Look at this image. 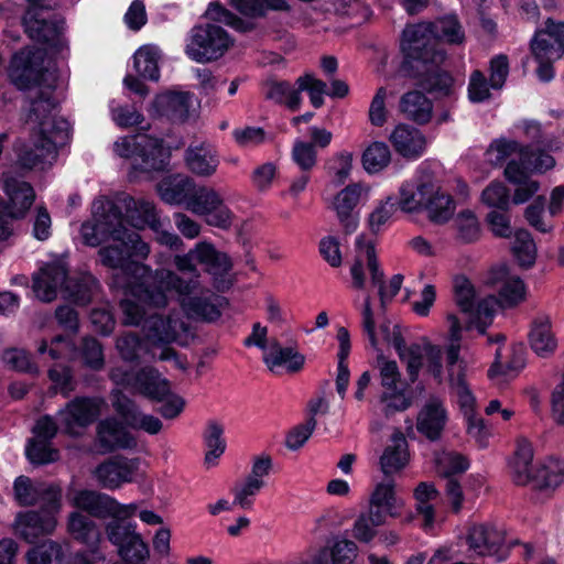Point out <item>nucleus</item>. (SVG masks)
<instances>
[{"mask_svg":"<svg viewBox=\"0 0 564 564\" xmlns=\"http://www.w3.org/2000/svg\"><path fill=\"white\" fill-rule=\"evenodd\" d=\"M400 110L406 119L422 126L430 122L433 104L422 90H411L402 95Z\"/></svg>","mask_w":564,"mask_h":564,"instance_id":"nucleus-30","label":"nucleus"},{"mask_svg":"<svg viewBox=\"0 0 564 564\" xmlns=\"http://www.w3.org/2000/svg\"><path fill=\"white\" fill-rule=\"evenodd\" d=\"M530 50L534 59H557L563 55L561 51H557L552 40L541 33V30L535 31L530 42Z\"/></svg>","mask_w":564,"mask_h":564,"instance_id":"nucleus-60","label":"nucleus"},{"mask_svg":"<svg viewBox=\"0 0 564 564\" xmlns=\"http://www.w3.org/2000/svg\"><path fill=\"white\" fill-rule=\"evenodd\" d=\"M93 225L82 226L83 240L89 247L112 240L98 250L100 263L113 270L110 280L112 289H124L143 302L159 306L166 304L167 292L185 293L188 290L187 282L175 272L167 269L153 271L149 265L133 260L145 259L150 246L124 224L135 229L155 227L160 219L152 203L124 195L120 206L112 199L100 197L93 203Z\"/></svg>","mask_w":564,"mask_h":564,"instance_id":"nucleus-1","label":"nucleus"},{"mask_svg":"<svg viewBox=\"0 0 564 564\" xmlns=\"http://www.w3.org/2000/svg\"><path fill=\"white\" fill-rule=\"evenodd\" d=\"M401 63L398 72L410 79L424 94L436 99L454 98L457 80L445 67L447 51L426 50L411 44L400 43Z\"/></svg>","mask_w":564,"mask_h":564,"instance_id":"nucleus-3","label":"nucleus"},{"mask_svg":"<svg viewBox=\"0 0 564 564\" xmlns=\"http://www.w3.org/2000/svg\"><path fill=\"white\" fill-rule=\"evenodd\" d=\"M100 414L97 399L91 397H75L57 412V419L67 435H75V429H86L96 422Z\"/></svg>","mask_w":564,"mask_h":564,"instance_id":"nucleus-13","label":"nucleus"},{"mask_svg":"<svg viewBox=\"0 0 564 564\" xmlns=\"http://www.w3.org/2000/svg\"><path fill=\"white\" fill-rule=\"evenodd\" d=\"M191 209L205 217L207 225L227 230L231 227L234 214L223 197L213 188H196L189 202Z\"/></svg>","mask_w":564,"mask_h":564,"instance_id":"nucleus-11","label":"nucleus"},{"mask_svg":"<svg viewBox=\"0 0 564 564\" xmlns=\"http://www.w3.org/2000/svg\"><path fill=\"white\" fill-rule=\"evenodd\" d=\"M490 80L486 78L485 74L475 69L469 77L468 83V99L473 104H480L491 97Z\"/></svg>","mask_w":564,"mask_h":564,"instance_id":"nucleus-62","label":"nucleus"},{"mask_svg":"<svg viewBox=\"0 0 564 564\" xmlns=\"http://www.w3.org/2000/svg\"><path fill=\"white\" fill-rule=\"evenodd\" d=\"M523 160L529 163L532 173H544L555 165V159L550 153L530 144L523 149Z\"/></svg>","mask_w":564,"mask_h":564,"instance_id":"nucleus-58","label":"nucleus"},{"mask_svg":"<svg viewBox=\"0 0 564 564\" xmlns=\"http://www.w3.org/2000/svg\"><path fill=\"white\" fill-rule=\"evenodd\" d=\"M394 150L408 160H417L426 150V138L410 124H398L390 135Z\"/></svg>","mask_w":564,"mask_h":564,"instance_id":"nucleus-20","label":"nucleus"},{"mask_svg":"<svg viewBox=\"0 0 564 564\" xmlns=\"http://www.w3.org/2000/svg\"><path fill=\"white\" fill-rule=\"evenodd\" d=\"M528 338L531 349L541 358H550L556 351L557 339L549 316H538L531 322Z\"/></svg>","mask_w":564,"mask_h":564,"instance_id":"nucleus-26","label":"nucleus"},{"mask_svg":"<svg viewBox=\"0 0 564 564\" xmlns=\"http://www.w3.org/2000/svg\"><path fill=\"white\" fill-rule=\"evenodd\" d=\"M43 485L34 486L26 476H19L13 482L14 498L19 506L29 507L39 503Z\"/></svg>","mask_w":564,"mask_h":564,"instance_id":"nucleus-53","label":"nucleus"},{"mask_svg":"<svg viewBox=\"0 0 564 564\" xmlns=\"http://www.w3.org/2000/svg\"><path fill=\"white\" fill-rule=\"evenodd\" d=\"M393 445H388L381 457L380 467L386 476H390L405 467L408 463V443L402 433L395 437Z\"/></svg>","mask_w":564,"mask_h":564,"instance_id":"nucleus-38","label":"nucleus"},{"mask_svg":"<svg viewBox=\"0 0 564 564\" xmlns=\"http://www.w3.org/2000/svg\"><path fill=\"white\" fill-rule=\"evenodd\" d=\"M74 506L90 517L106 519L121 513L120 503L112 497L95 490L83 489L74 497Z\"/></svg>","mask_w":564,"mask_h":564,"instance_id":"nucleus-22","label":"nucleus"},{"mask_svg":"<svg viewBox=\"0 0 564 564\" xmlns=\"http://www.w3.org/2000/svg\"><path fill=\"white\" fill-rule=\"evenodd\" d=\"M316 419L307 417L304 423L294 426L285 438V445L292 451L301 448L313 434L316 427Z\"/></svg>","mask_w":564,"mask_h":564,"instance_id":"nucleus-64","label":"nucleus"},{"mask_svg":"<svg viewBox=\"0 0 564 564\" xmlns=\"http://www.w3.org/2000/svg\"><path fill=\"white\" fill-rule=\"evenodd\" d=\"M400 209L404 212L402 205V195L397 196H388L386 202L378 206L369 216V227L373 234L379 232L380 227L384 225L393 214Z\"/></svg>","mask_w":564,"mask_h":564,"instance_id":"nucleus-52","label":"nucleus"},{"mask_svg":"<svg viewBox=\"0 0 564 564\" xmlns=\"http://www.w3.org/2000/svg\"><path fill=\"white\" fill-rule=\"evenodd\" d=\"M455 302L464 313L475 310L476 291L471 282L465 275H458L454 281Z\"/></svg>","mask_w":564,"mask_h":564,"instance_id":"nucleus-55","label":"nucleus"},{"mask_svg":"<svg viewBox=\"0 0 564 564\" xmlns=\"http://www.w3.org/2000/svg\"><path fill=\"white\" fill-rule=\"evenodd\" d=\"M57 520L46 517L37 510L19 512L15 518V533L26 543L36 544L43 536L51 534Z\"/></svg>","mask_w":564,"mask_h":564,"instance_id":"nucleus-18","label":"nucleus"},{"mask_svg":"<svg viewBox=\"0 0 564 564\" xmlns=\"http://www.w3.org/2000/svg\"><path fill=\"white\" fill-rule=\"evenodd\" d=\"M509 191L500 182H491L481 193V202L499 210H508L509 208Z\"/></svg>","mask_w":564,"mask_h":564,"instance_id":"nucleus-57","label":"nucleus"},{"mask_svg":"<svg viewBox=\"0 0 564 564\" xmlns=\"http://www.w3.org/2000/svg\"><path fill=\"white\" fill-rule=\"evenodd\" d=\"M130 384L141 395L152 401L161 402L171 393L170 382L161 378V373L153 367L139 369L130 379Z\"/></svg>","mask_w":564,"mask_h":564,"instance_id":"nucleus-23","label":"nucleus"},{"mask_svg":"<svg viewBox=\"0 0 564 564\" xmlns=\"http://www.w3.org/2000/svg\"><path fill=\"white\" fill-rule=\"evenodd\" d=\"M185 163L187 169L199 176H210L215 173L219 161L204 148H188L185 151Z\"/></svg>","mask_w":564,"mask_h":564,"instance_id":"nucleus-39","label":"nucleus"},{"mask_svg":"<svg viewBox=\"0 0 564 564\" xmlns=\"http://www.w3.org/2000/svg\"><path fill=\"white\" fill-rule=\"evenodd\" d=\"M142 332L149 347L170 345L177 338L172 318L161 314L149 315L142 324Z\"/></svg>","mask_w":564,"mask_h":564,"instance_id":"nucleus-28","label":"nucleus"},{"mask_svg":"<svg viewBox=\"0 0 564 564\" xmlns=\"http://www.w3.org/2000/svg\"><path fill=\"white\" fill-rule=\"evenodd\" d=\"M25 456L31 464L42 466L56 462L59 453L52 443L30 438L25 446Z\"/></svg>","mask_w":564,"mask_h":564,"instance_id":"nucleus-47","label":"nucleus"},{"mask_svg":"<svg viewBox=\"0 0 564 564\" xmlns=\"http://www.w3.org/2000/svg\"><path fill=\"white\" fill-rule=\"evenodd\" d=\"M545 197L543 195L536 196L533 202L524 209V219L536 231L549 234L553 230V226H547L542 218L545 209Z\"/></svg>","mask_w":564,"mask_h":564,"instance_id":"nucleus-61","label":"nucleus"},{"mask_svg":"<svg viewBox=\"0 0 564 564\" xmlns=\"http://www.w3.org/2000/svg\"><path fill=\"white\" fill-rule=\"evenodd\" d=\"M28 7L21 17V25L26 36L33 42L58 48L59 36L63 33L64 19H45L43 12L51 7L45 0H25Z\"/></svg>","mask_w":564,"mask_h":564,"instance_id":"nucleus-10","label":"nucleus"},{"mask_svg":"<svg viewBox=\"0 0 564 564\" xmlns=\"http://www.w3.org/2000/svg\"><path fill=\"white\" fill-rule=\"evenodd\" d=\"M110 280H111V275L109 276L108 279V286L111 291H122L124 295H130L132 296L134 300H131V299H122L119 303L120 305V308H121V312H122V323L123 325L126 326H139L144 323V319L148 317L147 316V312H145V308H144V305L147 306H151V307H159L161 308V305H154V304H149V303H145L143 302L142 300L133 296L132 294L126 292L124 289H121V288H111L110 286ZM169 303V301L166 302ZM167 304L165 305H162V307H165Z\"/></svg>","mask_w":564,"mask_h":564,"instance_id":"nucleus-37","label":"nucleus"},{"mask_svg":"<svg viewBox=\"0 0 564 564\" xmlns=\"http://www.w3.org/2000/svg\"><path fill=\"white\" fill-rule=\"evenodd\" d=\"M391 344L400 359L406 364V371L411 382H415L423 366L422 347L417 343L406 346L405 339L399 329L392 333Z\"/></svg>","mask_w":564,"mask_h":564,"instance_id":"nucleus-32","label":"nucleus"},{"mask_svg":"<svg viewBox=\"0 0 564 564\" xmlns=\"http://www.w3.org/2000/svg\"><path fill=\"white\" fill-rule=\"evenodd\" d=\"M115 152L124 159H133L129 176L135 173L164 172L171 160V148L162 138L150 134L127 135L115 142Z\"/></svg>","mask_w":564,"mask_h":564,"instance_id":"nucleus-6","label":"nucleus"},{"mask_svg":"<svg viewBox=\"0 0 564 564\" xmlns=\"http://www.w3.org/2000/svg\"><path fill=\"white\" fill-rule=\"evenodd\" d=\"M67 299L77 306H87L101 292L100 281L89 271H78L66 280Z\"/></svg>","mask_w":564,"mask_h":564,"instance_id":"nucleus-21","label":"nucleus"},{"mask_svg":"<svg viewBox=\"0 0 564 564\" xmlns=\"http://www.w3.org/2000/svg\"><path fill=\"white\" fill-rule=\"evenodd\" d=\"M138 458H127L122 455L108 458L100 463L95 470L99 485L109 490L119 488L124 482H131L138 469Z\"/></svg>","mask_w":564,"mask_h":564,"instance_id":"nucleus-15","label":"nucleus"},{"mask_svg":"<svg viewBox=\"0 0 564 564\" xmlns=\"http://www.w3.org/2000/svg\"><path fill=\"white\" fill-rule=\"evenodd\" d=\"M59 102L52 97V91H43L32 101L29 119L37 123V137L34 147H23L18 152V164L21 169L33 170L44 163L45 158L57 155L70 139L72 127L64 117H58Z\"/></svg>","mask_w":564,"mask_h":564,"instance_id":"nucleus-2","label":"nucleus"},{"mask_svg":"<svg viewBox=\"0 0 564 564\" xmlns=\"http://www.w3.org/2000/svg\"><path fill=\"white\" fill-rule=\"evenodd\" d=\"M512 237L510 251L517 264L523 270L533 268L538 258V247L532 234L525 228H518Z\"/></svg>","mask_w":564,"mask_h":564,"instance_id":"nucleus-33","label":"nucleus"},{"mask_svg":"<svg viewBox=\"0 0 564 564\" xmlns=\"http://www.w3.org/2000/svg\"><path fill=\"white\" fill-rule=\"evenodd\" d=\"M133 67L139 76L149 80H159V56L151 46H142L133 54Z\"/></svg>","mask_w":564,"mask_h":564,"instance_id":"nucleus-43","label":"nucleus"},{"mask_svg":"<svg viewBox=\"0 0 564 564\" xmlns=\"http://www.w3.org/2000/svg\"><path fill=\"white\" fill-rule=\"evenodd\" d=\"M192 94L167 90L158 94L151 105L152 115L172 123H184L189 117Z\"/></svg>","mask_w":564,"mask_h":564,"instance_id":"nucleus-16","label":"nucleus"},{"mask_svg":"<svg viewBox=\"0 0 564 564\" xmlns=\"http://www.w3.org/2000/svg\"><path fill=\"white\" fill-rule=\"evenodd\" d=\"M223 303L227 300L223 296H216L215 300L205 296H192L183 304L187 315L202 322H216L221 316Z\"/></svg>","mask_w":564,"mask_h":564,"instance_id":"nucleus-34","label":"nucleus"},{"mask_svg":"<svg viewBox=\"0 0 564 564\" xmlns=\"http://www.w3.org/2000/svg\"><path fill=\"white\" fill-rule=\"evenodd\" d=\"M465 33L455 14H447L431 22L406 25L400 43L411 44L426 50L446 51L445 43L462 44Z\"/></svg>","mask_w":564,"mask_h":564,"instance_id":"nucleus-8","label":"nucleus"},{"mask_svg":"<svg viewBox=\"0 0 564 564\" xmlns=\"http://www.w3.org/2000/svg\"><path fill=\"white\" fill-rule=\"evenodd\" d=\"M67 268L58 262L47 263L39 274L33 276V290L43 302H52L57 296L59 288L65 290L68 280Z\"/></svg>","mask_w":564,"mask_h":564,"instance_id":"nucleus-19","label":"nucleus"},{"mask_svg":"<svg viewBox=\"0 0 564 564\" xmlns=\"http://www.w3.org/2000/svg\"><path fill=\"white\" fill-rule=\"evenodd\" d=\"M533 447L527 438H519L509 467L512 481L517 486L532 485L536 490H554L564 481V462L549 458L545 463L533 466Z\"/></svg>","mask_w":564,"mask_h":564,"instance_id":"nucleus-4","label":"nucleus"},{"mask_svg":"<svg viewBox=\"0 0 564 564\" xmlns=\"http://www.w3.org/2000/svg\"><path fill=\"white\" fill-rule=\"evenodd\" d=\"M232 44L229 33L219 24L198 23L188 33L185 54L193 62L206 64L221 58Z\"/></svg>","mask_w":564,"mask_h":564,"instance_id":"nucleus-9","label":"nucleus"},{"mask_svg":"<svg viewBox=\"0 0 564 564\" xmlns=\"http://www.w3.org/2000/svg\"><path fill=\"white\" fill-rule=\"evenodd\" d=\"M391 153L389 147L384 142H372L369 144L361 156L364 169L370 173L382 171L390 162Z\"/></svg>","mask_w":564,"mask_h":564,"instance_id":"nucleus-44","label":"nucleus"},{"mask_svg":"<svg viewBox=\"0 0 564 564\" xmlns=\"http://www.w3.org/2000/svg\"><path fill=\"white\" fill-rule=\"evenodd\" d=\"M116 347L124 361H139L141 355L149 350L147 340L135 334L128 333L117 339Z\"/></svg>","mask_w":564,"mask_h":564,"instance_id":"nucleus-46","label":"nucleus"},{"mask_svg":"<svg viewBox=\"0 0 564 564\" xmlns=\"http://www.w3.org/2000/svg\"><path fill=\"white\" fill-rule=\"evenodd\" d=\"M67 530L72 538L87 545H95L100 538L96 522L88 516L79 511L69 514Z\"/></svg>","mask_w":564,"mask_h":564,"instance_id":"nucleus-35","label":"nucleus"},{"mask_svg":"<svg viewBox=\"0 0 564 564\" xmlns=\"http://www.w3.org/2000/svg\"><path fill=\"white\" fill-rule=\"evenodd\" d=\"M46 52L42 48H21L15 52L10 61L8 77L10 83L21 91L39 87L35 100L43 91H52V97L56 98L55 76L45 65Z\"/></svg>","mask_w":564,"mask_h":564,"instance_id":"nucleus-7","label":"nucleus"},{"mask_svg":"<svg viewBox=\"0 0 564 564\" xmlns=\"http://www.w3.org/2000/svg\"><path fill=\"white\" fill-rule=\"evenodd\" d=\"M96 441L104 454L132 451L138 446L135 436L117 417H107L98 423Z\"/></svg>","mask_w":564,"mask_h":564,"instance_id":"nucleus-14","label":"nucleus"},{"mask_svg":"<svg viewBox=\"0 0 564 564\" xmlns=\"http://www.w3.org/2000/svg\"><path fill=\"white\" fill-rule=\"evenodd\" d=\"M137 523L132 521H122L113 518L106 527L108 540L118 547V554L121 560H128L131 555L139 561H145L149 557L148 544L135 531Z\"/></svg>","mask_w":564,"mask_h":564,"instance_id":"nucleus-12","label":"nucleus"},{"mask_svg":"<svg viewBox=\"0 0 564 564\" xmlns=\"http://www.w3.org/2000/svg\"><path fill=\"white\" fill-rule=\"evenodd\" d=\"M203 441L206 447L205 463L210 464L226 451L227 444L224 437V426L215 420H209L203 432Z\"/></svg>","mask_w":564,"mask_h":564,"instance_id":"nucleus-41","label":"nucleus"},{"mask_svg":"<svg viewBox=\"0 0 564 564\" xmlns=\"http://www.w3.org/2000/svg\"><path fill=\"white\" fill-rule=\"evenodd\" d=\"M3 192L8 196L4 207L11 219H23L35 200V192L31 183L15 177H8L3 183Z\"/></svg>","mask_w":564,"mask_h":564,"instance_id":"nucleus-17","label":"nucleus"},{"mask_svg":"<svg viewBox=\"0 0 564 564\" xmlns=\"http://www.w3.org/2000/svg\"><path fill=\"white\" fill-rule=\"evenodd\" d=\"M360 198V187L357 184L347 185L335 197L334 207L345 234L350 235L358 227V217L354 215V209Z\"/></svg>","mask_w":564,"mask_h":564,"instance_id":"nucleus-27","label":"nucleus"},{"mask_svg":"<svg viewBox=\"0 0 564 564\" xmlns=\"http://www.w3.org/2000/svg\"><path fill=\"white\" fill-rule=\"evenodd\" d=\"M524 147L525 145L516 140L499 138L491 141L486 151V155L491 164L500 166L512 154L518 153L521 155V151H523Z\"/></svg>","mask_w":564,"mask_h":564,"instance_id":"nucleus-48","label":"nucleus"},{"mask_svg":"<svg viewBox=\"0 0 564 564\" xmlns=\"http://www.w3.org/2000/svg\"><path fill=\"white\" fill-rule=\"evenodd\" d=\"M263 362L272 372L278 368H284L288 372L295 373L304 367L305 357L294 348L282 347L279 341H274L263 356Z\"/></svg>","mask_w":564,"mask_h":564,"instance_id":"nucleus-29","label":"nucleus"},{"mask_svg":"<svg viewBox=\"0 0 564 564\" xmlns=\"http://www.w3.org/2000/svg\"><path fill=\"white\" fill-rule=\"evenodd\" d=\"M62 491L61 488L54 485H50L42 488L39 497L40 508L39 512H42L46 517L56 519V514L61 509Z\"/></svg>","mask_w":564,"mask_h":564,"instance_id":"nucleus-59","label":"nucleus"},{"mask_svg":"<svg viewBox=\"0 0 564 564\" xmlns=\"http://www.w3.org/2000/svg\"><path fill=\"white\" fill-rule=\"evenodd\" d=\"M300 90L308 93L311 104L314 108L318 109L324 105V95H327V85L322 79L315 78L311 74H305L296 80Z\"/></svg>","mask_w":564,"mask_h":564,"instance_id":"nucleus-56","label":"nucleus"},{"mask_svg":"<svg viewBox=\"0 0 564 564\" xmlns=\"http://www.w3.org/2000/svg\"><path fill=\"white\" fill-rule=\"evenodd\" d=\"M498 296L502 306L516 307L525 300L527 285L520 276H513L501 285Z\"/></svg>","mask_w":564,"mask_h":564,"instance_id":"nucleus-50","label":"nucleus"},{"mask_svg":"<svg viewBox=\"0 0 564 564\" xmlns=\"http://www.w3.org/2000/svg\"><path fill=\"white\" fill-rule=\"evenodd\" d=\"M469 547L480 555L497 553L502 543L503 536L488 524L473 525L467 535Z\"/></svg>","mask_w":564,"mask_h":564,"instance_id":"nucleus-31","label":"nucleus"},{"mask_svg":"<svg viewBox=\"0 0 564 564\" xmlns=\"http://www.w3.org/2000/svg\"><path fill=\"white\" fill-rule=\"evenodd\" d=\"M369 502L371 507L382 508L390 517L395 518L398 513L395 511L397 497L394 481L390 480L389 482L377 484Z\"/></svg>","mask_w":564,"mask_h":564,"instance_id":"nucleus-49","label":"nucleus"},{"mask_svg":"<svg viewBox=\"0 0 564 564\" xmlns=\"http://www.w3.org/2000/svg\"><path fill=\"white\" fill-rule=\"evenodd\" d=\"M327 551L328 561L330 560L332 564H354L357 557L358 546L354 541L343 539L336 541Z\"/></svg>","mask_w":564,"mask_h":564,"instance_id":"nucleus-63","label":"nucleus"},{"mask_svg":"<svg viewBox=\"0 0 564 564\" xmlns=\"http://www.w3.org/2000/svg\"><path fill=\"white\" fill-rule=\"evenodd\" d=\"M194 254L199 263L208 265L216 273H227L232 268L229 256L218 251L214 245L209 242L197 243Z\"/></svg>","mask_w":564,"mask_h":564,"instance_id":"nucleus-40","label":"nucleus"},{"mask_svg":"<svg viewBox=\"0 0 564 564\" xmlns=\"http://www.w3.org/2000/svg\"><path fill=\"white\" fill-rule=\"evenodd\" d=\"M399 193L402 195L404 213L426 210L430 220L434 224H445L453 216L455 208L453 197L441 192L430 175H421L403 182Z\"/></svg>","mask_w":564,"mask_h":564,"instance_id":"nucleus-5","label":"nucleus"},{"mask_svg":"<svg viewBox=\"0 0 564 564\" xmlns=\"http://www.w3.org/2000/svg\"><path fill=\"white\" fill-rule=\"evenodd\" d=\"M356 248L358 250H365L367 258V265L370 272V280L372 285L379 288V297L382 306L386 305L387 301V288L384 283V273L380 269L379 261L376 253L375 242L371 240L366 241L364 235L356 238Z\"/></svg>","mask_w":564,"mask_h":564,"instance_id":"nucleus-36","label":"nucleus"},{"mask_svg":"<svg viewBox=\"0 0 564 564\" xmlns=\"http://www.w3.org/2000/svg\"><path fill=\"white\" fill-rule=\"evenodd\" d=\"M447 422V411L437 399H432L421 409L416 417V430L429 441H438Z\"/></svg>","mask_w":564,"mask_h":564,"instance_id":"nucleus-24","label":"nucleus"},{"mask_svg":"<svg viewBox=\"0 0 564 564\" xmlns=\"http://www.w3.org/2000/svg\"><path fill=\"white\" fill-rule=\"evenodd\" d=\"M80 357L83 365L94 371H100L105 367L104 349L100 341L87 336L82 340Z\"/></svg>","mask_w":564,"mask_h":564,"instance_id":"nucleus-51","label":"nucleus"},{"mask_svg":"<svg viewBox=\"0 0 564 564\" xmlns=\"http://www.w3.org/2000/svg\"><path fill=\"white\" fill-rule=\"evenodd\" d=\"M413 497L416 500V512L424 518V527H432L435 521V509L430 501L438 497L433 482L421 481L414 488Z\"/></svg>","mask_w":564,"mask_h":564,"instance_id":"nucleus-42","label":"nucleus"},{"mask_svg":"<svg viewBox=\"0 0 564 564\" xmlns=\"http://www.w3.org/2000/svg\"><path fill=\"white\" fill-rule=\"evenodd\" d=\"M457 239L463 243H474L481 235L480 223L476 214L470 209H463L457 214L456 220Z\"/></svg>","mask_w":564,"mask_h":564,"instance_id":"nucleus-45","label":"nucleus"},{"mask_svg":"<svg viewBox=\"0 0 564 564\" xmlns=\"http://www.w3.org/2000/svg\"><path fill=\"white\" fill-rule=\"evenodd\" d=\"M156 191L164 203L171 205L186 203L189 206L196 186L191 177L175 174L163 177L156 184Z\"/></svg>","mask_w":564,"mask_h":564,"instance_id":"nucleus-25","label":"nucleus"},{"mask_svg":"<svg viewBox=\"0 0 564 564\" xmlns=\"http://www.w3.org/2000/svg\"><path fill=\"white\" fill-rule=\"evenodd\" d=\"M93 330L101 336H109L116 327V317L110 305L95 307L89 314Z\"/></svg>","mask_w":564,"mask_h":564,"instance_id":"nucleus-54","label":"nucleus"}]
</instances>
